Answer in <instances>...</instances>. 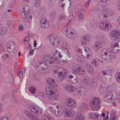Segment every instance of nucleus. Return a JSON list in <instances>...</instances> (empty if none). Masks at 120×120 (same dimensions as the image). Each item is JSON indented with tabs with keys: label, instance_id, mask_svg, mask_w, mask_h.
<instances>
[{
	"label": "nucleus",
	"instance_id": "13",
	"mask_svg": "<svg viewBox=\"0 0 120 120\" xmlns=\"http://www.w3.org/2000/svg\"><path fill=\"white\" fill-rule=\"evenodd\" d=\"M84 50L85 52V53H81V54L82 56L85 58H89L91 56V51L90 49L86 47L84 49Z\"/></svg>",
	"mask_w": 120,
	"mask_h": 120
},
{
	"label": "nucleus",
	"instance_id": "44",
	"mask_svg": "<svg viewBox=\"0 0 120 120\" xmlns=\"http://www.w3.org/2000/svg\"><path fill=\"white\" fill-rule=\"evenodd\" d=\"M56 59L54 58L51 57V58H50V60L51 61H50L49 62L50 63H52L53 62V60L54 61H56Z\"/></svg>",
	"mask_w": 120,
	"mask_h": 120
},
{
	"label": "nucleus",
	"instance_id": "40",
	"mask_svg": "<svg viewBox=\"0 0 120 120\" xmlns=\"http://www.w3.org/2000/svg\"><path fill=\"white\" fill-rule=\"evenodd\" d=\"M42 118L43 119L47 120H50L51 119V118L49 116H43Z\"/></svg>",
	"mask_w": 120,
	"mask_h": 120
},
{
	"label": "nucleus",
	"instance_id": "26",
	"mask_svg": "<svg viewBox=\"0 0 120 120\" xmlns=\"http://www.w3.org/2000/svg\"><path fill=\"white\" fill-rule=\"evenodd\" d=\"M99 61H100L99 60L94 59L92 60V64L95 66H98V64Z\"/></svg>",
	"mask_w": 120,
	"mask_h": 120
},
{
	"label": "nucleus",
	"instance_id": "51",
	"mask_svg": "<svg viewBox=\"0 0 120 120\" xmlns=\"http://www.w3.org/2000/svg\"><path fill=\"white\" fill-rule=\"evenodd\" d=\"M117 80L119 82H120V74H119L117 78Z\"/></svg>",
	"mask_w": 120,
	"mask_h": 120
},
{
	"label": "nucleus",
	"instance_id": "33",
	"mask_svg": "<svg viewBox=\"0 0 120 120\" xmlns=\"http://www.w3.org/2000/svg\"><path fill=\"white\" fill-rule=\"evenodd\" d=\"M87 69L88 72L90 74L93 73V71L91 66H88L87 68Z\"/></svg>",
	"mask_w": 120,
	"mask_h": 120
},
{
	"label": "nucleus",
	"instance_id": "63",
	"mask_svg": "<svg viewBox=\"0 0 120 120\" xmlns=\"http://www.w3.org/2000/svg\"><path fill=\"white\" fill-rule=\"evenodd\" d=\"M112 104L114 106H116V104L115 103H114V102H113L112 103Z\"/></svg>",
	"mask_w": 120,
	"mask_h": 120
},
{
	"label": "nucleus",
	"instance_id": "39",
	"mask_svg": "<svg viewBox=\"0 0 120 120\" xmlns=\"http://www.w3.org/2000/svg\"><path fill=\"white\" fill-rule=\"evenodd\" d=\"M105 113L104 112H102V116L104 117L103 120H108V116L107 115L106 116V117L105 118Z\"/></svg>",
	"mask_w": 120,
	"mask_h": 120
},
{
	"label": "nucleus",
	"instance_id": "15",
	"mask_svg": "<svg viewBox=\"0 0 120 120\" xmlns=\"http://www.w3.org/2000/svg\"><path fill=\"white\" fill-rule=\"evenodd\" d=\"M30 110L34 112V113H39L42 112V111L40 108L34 106H32L30 107Z\"/></svg>",
	"mask_w": 120,
	"mask_h": 120
},
{
	"label": "nucleus",
	"instance_id": "50",
	"mask_svg": "<svg viewBox=\"0 0 120 120\" xmlns=\"http://www.w3.org/2000/svg\"><path fill=\"white\" fill-rule=\"evenodd\" d=\"M34 50H31L29 51L30 54L32 55L34 53Z\"/></svg>",
	"mask_w": 120,
	"mask_h": 120
},
{
	"label": "nucleus",
	"instance_id": "56",
	"mask_svg": "<svg viewBox=\"0 0 120 120\" xmlns=\"http://www.w3.org/2000/svg\"><path fill=\"white\" fill-rule=\"evenodd\" d=\"M102 73L103 75H105L107 74V73L105 71H103L102 72Z\"/></svg>",
	"mask_w": 120,
	"mask_h": 120
},
{
	"label": "nucleus",
	"instance_id": "48",
	"mask_svg": "<svg viewBox=\"0 0 120 120\" xmlns=\"http://www.w3.org/2000/svg\"><path fill=\"white\" fill-rule=\"evenodd\" d=\"M22 71H20L18 74V76L19 77H21L22 75Z\"/></svg>",
	"mask_w": 120,
	"mask_h": 120
},
{
	"label": "nucleus",
	"instance_id": "49",
	"mask_svg": "<svg viewBox=\"0 0 120 120\" xmlns=\"http://www.w3.org/2000/svg\"><path fill=\"white\" fill-rule=\"evenodd\" d=\"M3 111V110L2 107V105L0 103V113L2 112Z\"/></svg>",
	"mask_w": 120,
	"mask_h": 120
},
{
	"label": "nucleus",
	"instance_id": "1",
	"mask_svg": "<svg viewBox=\"0 0 120 120\" xmlns=\"http://www.w3.org/2000/svg\"><path fill=\"white\" fill-rule=\"evenodd\" d=\"M54 90V88L51 86H47L46 87V94L48 98L50 100H57L59 99V93L55 92Z\"/></svg>",
	"mask_w": 120,
	"mask_h": 120
},
{
	"label": "nucleus",
	"instance_id": "46",
	"mask_svg": "<svg viewBox=\"0 0 120 120\" xmlns=\"http://www.w3.org/2000/svg\"><path fill=\"white\" fill-rule=\"evenodd\" d=\"M0 120H8L6 117L3 116L0 118Z\"/></svg>",
	"mask_w": 120,
	"mask_h": 120
},
{
	"label": "nucleus",
	"instance_id": "19",
	"mask_svg": "<svg viewBox=\"0 0 120 120\" xmlns=\"http://www.w3.org/2000/svg\"><path fill=\"white\" fill-rule=\"evenodd\" d=\"M99 114L98 113H91L89 115L88 117L90 119H98L99 117Z\"/></svg>",
	"mask_w": 120,
	"mask_h": 120
},
{
	"label": "nucleus",
	"instance_id": "11",
	"mask_svg": "<svg viewBox=\"0 0 120 120\" xmlns=\"http://www.w3.org/2000/svg\"><path fill=\"white\" fill-rule=\"evenodd\" d=\"M73 72L74 73L76 72L79 74L82 75L84 74L85 73V70L82 67H78L76 68L74 67L72 69Z\"/></svg>",
	"mask_w": 120,
	"mask_h": 120
},
{
	"label": "nucleus",
	"instance_id": "20",
	"mask_svg": "<svg viewBox=\"0 0 120 120\" xmlns=\"http://www.w3.org/2000/svg\"><path fill=\"white\" fill-rule=\"evenodd\" d=\"M47 81L48 83L52 85L53 86L56 87L57 86V82H55L52 79H48Z\"/></svg>",
	"mask_w": 120,
	"mask_h": 120
},
{
	"label": "nucleus",
	"instance_id": "4",
	"mask_svg": "<svg viewBox=\"0 0 120 120\" xmlns=\"http://www.w3.org/2000/svg\"><path fill=\"white\" fill-rule=\"evenodd\" d=\"M65 89L68 90V91L71 92L77 91L78 94H79L83 90L84 88L83 87H80L79 89H77L75 87H73L69 85L65 86H64Z\"/></svg>",
	"mask_w": 120,
	"mask_h": 120
},
{
	"label": "nucleus",
	"instance_id": "12",
	"mask_svg": "<svg viewBox=\"0 0 120 120\" xmlns=\"http://www.w3.org/2000/svg\"><path fill=\"white\" fill-rule=\"evenodd\" d=\"M113 92L112 90L108 91L107 94L106 96L104 98L105 101L109 102H110L113 100L112 93Z\"/></svg>",
	"mask_w": 120,
	"mask_h": 120
},
{
	"label": "nucleus",
	"instance_id": "57",
	"mask_svg": "<svg viewBox=\"0 0 120 120\" xmlns=\"http://www.w3.org/2000/svg\"><path fill=\"white\" fill-rule=\"evenodd\" d=\"M81 58L80 57H78V58H77L76 59L80 61L81 60Z\"/></svg>",
	"mask_w": 120,
	"mask_h": 120
},
{
	"label": "nucleus",
	"instance_id": "37",
	"mask_svg": "<svg viewBox=\"0 0 120 120\" xmlns=\"http://www.w3.org/2000/svg\"><path fill=\"white\" fill-rule=\"evenodd\" d=\"M91 0H87L85 3V6L86 7H88L89 5Z\"/></svg>",
	"mask_w": 120,
	"mask_h": 120
},
{
	"label": "nucleus",
	"instance_id": "43",
	"mask_svg": "<svg viewBox=\"0 0 120 120\" xmlns=\"http://www.w3.org/2000/svg\"><path fill=\"white\" fill-rule=\"evenodd\" d=\"M98 44H99V43L98 41H97L95 43V45L94 47V48L95 49H98Z\"/></svg>",
	"mask_w": 120,
	"mask_h": 120
},
{
	"label": "nucleus",
	"instance_id": "38",
	"mask_svg": "<svg viewBox=\"0 0 120 120\" xmlns=\"http://www.w3.org/2000/svg\"><path fill=\"white\" fill-rule=\"evenodd\" d=\"M84 16V14L82 13L79 14L78 15V16L79 19H83Z\"/></svg>",
	"mask_w": 120,
	"mask_h": 120
},
{
	"label": "nucleus",
	"instance_id": "55",
	"mask_svg": "<svg viewBox=\"0 0 120 120\" xmlns=\"http://www.w3.org/2000/svg\"><path fill=\"white\" fill-rule=\"evenodd\" d=\"M27 17H28V18H27L28 19H32V16L31 15H30L29 16H27Z\"/></svg>",
	"mask_w": 120,
	"mask_h": 120
},
{
	"label": "nucleus",
	"instance_id": "60",
	"mask_svg": "<svg viewBox=\"0 0 120 120\" xmlns=\"http://www.w3.org/2000/svg\"><path fill=\"white\" fill-rule=\"evenodd\" d=\"M25 69L26 68H23L22 70H21V71H22L23 72V71H25Z\"/></svg>",
	"mask_w": 120,
	"mask_h": 120
},
{
	"label": "nucleus",
	"instance_id": "16",
	"mask_svg": "<svg viewBox=\"0 0 120 120\" xmlns=\"http://www.w3.org/2000/svg\"><path fill=\"white\" fill-rule=\"evenodd\" d=\"M49 39L52 45H54L55 42L57 41V38L55 37L53 35H50L49 37ZM57 41L58 44L59 45V43L60 42V41Z\"/></svg>",
	"mask_w": 120,
	"mask_h": 120
},
{
	"label": "nucleus",
	"instance_id": "14",
	"mask_svg": "<svg viewBox=\"0 0 120 120\" xmlns=\"http://www.w3.org/2000/svg\"><path fill=\"white\" fill-rule=\"evenodd\" d=\"M68 105L71 108H74L76 106V102L72 98H69L66 101Z\"/></svg>",
	"mask_w": 120,
	"mask_h": 120
},
{
	"label": "nucleus",
	"instance_id": "3",
	"mask_svg": "<svg viewBox=\"0 0 120 120\" xmlns=\"http://www.w3.org/2000/svg\"><path fill=\"white\" fill-rule=\"evenodd\" d=\"M100 100L97 98H94L90 103V106L93 109L97 110L100 108Z\"/></svg>",
	"mask_w": 120,
	"mask_h": 120
},
{
	"label": "nucleus",
	"instance_id": "47",
	"mask_svg": "<svg viewBox=\"0 0 120 120\" xmlns=\"http://www.w3.org/2000/svg\"><path fill=\"white\" fill-rule=\"evenodd\" d=\"M0 120H8L6 117L3 116L0 118Z\"/></svg>",
	"mask_w": 120,
	"mask_h": 120
},
{
	"label": "nucleus",
	"instance_id": "5",
	"mask_svg": "<svg viewBox=\"0 0 120 120\" xmlns=\"http://www.w3.org/2000/svg\"><path fill=\"white\" fill-rule=\"evenodd\" d=\"M99 25L100 28L103 30H108L110 29L112 27L111 24L106 21L102 22L99 23Z\"/></svg>",
	"mask_w": 120,
	"mask_h": 120
},
{
	"label": "nucleus",
	"instance_id": "52",
	"mask_svg": "<svg viewBox=\"0 0 120 120\" xmlns=\"http://www.w3.org/2000/svg\"><path fill=\"white\" fill-rule=\"evenodd\" d=\"M34 47H36L37 45V42L35 41H34Z\"/></svg>",
	"mask_w": 120,
	"mask_h": 120
},
{
	"label": "nucleus",
	"instance_id": "25",
	"mask_svg": "<svg viewBox=\"0 0 120 120\" xmlns=\"http://www.w3.org/2000/svg\"><path fill=\"white\" fill-rule=\"evenodd\" d=\"M7 29L2 27V24H0V34H4L7 32Z\"/></svg>",
	"mask_w": 120,
	"mask_h": 120
},
{
	"label": "nucleus",
	"instance_id": "8",
	"mask_svg": "<svg viewBox=\"0 0 120 120\" xmlns=\"http://www.w3.org/2000/svg\"><path fill=\"white\" fill-rule=\"evenodd\" d=\"M65 34L69 38L73 39L76 37L77 35L76 34L73 32V30L70 28L66 30Z\"/></svg>",
	"mask_w": 120,
	"mask_h": 120
},
{
	"label": "nucleus",
	"instance_id": "32",
	"mask_svg": "<svg viewBox=\"0 0 120 120\" xmlns=\"http://www.w3.org/2000/svg\"><path fill=\"white\" fill-rule=\"evenodd\" d=\"M62 48L64 49H66L68 50V45L66 44V43H64L62 44Z\"/></svg>",
	"mask_w": 120,
	"mask_h": 120
},
{
	"label": "nucleus",
	"instance_id": "58",
	"mask_svg": "<svg viewBox=\"0 0 120 120\" xmlns=\"http://www.w3.org/2000/svg\"><path fill=\"white\" fill-rule=\"evenodd\" d=\"M108 0H100L102 2H106Z\"/></svg>",
	"mask_w": 120,
	"mask_h": 120
},
{
	"label": "nucleus",
	"instance_id": "36",
	"mask_svg": "<svg viewBox=\"0 0 120 120\" xmlns=\"http://www.w3.org/2000/svg\"><path fill=\"white\" fill-rule=\"evenodd\" d=\"M35 5L36 6H38L40 4V0H35Z\"/></svg>",
	"mask_w": 120,
	"mask_h": 120
},
{
	"label": "nucleus",
	"instance_id": "42",
	"mask_svg": "<svg viewBox=\"0 0 120 120\" xmlns=\"http://www.w3.org/2000/svg\"><path fill=\"white\" fill-rule=\"evenodd\" d=\"M23 27L21 25H20L18 27V30L19 31H21L23 30Z\"/></svg>",
	"mask_w": 120,
	"mask_h": 120
},
{
	"label": "nucleus",
	"instance_id": "7",
	"mask_svg": "<svg viewBox=\"0 0 120 120\" xmlns=\"http://www.w3.org/2000/svg\"><path fill=\"white\" fill-rule=\"evenodd\" d=\"M57 69L58 70L63 71L62 72H59L58 75L59 80H62L66 76L67 73L65 71V69L62 67H58Z\"/></svg>",
	"mask_w": 120,
	"mask_h": 120
},
{
	"label": "nucleus",
	"instance_id": "61",
	"mask_svg": "<svg viewBox=\"0 0 120 120\" xmlns=\"http://www.w3.org/2000/svg\"><path fill=\"white\" fill-rule=\"evenodd\" d=\"M29 35L30 37H32L34 35V34H33L31 33L30 34H29Z\"/></svg>",
	"mask_w": 120,
	"mask_h": 120
},
{
	"label": "nucleus",
	"instance_id": "2",
	"mask_svg": "<svg viewBox=\"0 0 120 120\" xmlns=\"http://www.w3.org/2000/svg\"><path fill=\"white\" fill-rule=\"evenodd\" d=\"M118 44L117 43L113 44L112 43L110 49H104L102 51L101 54V57L103 59L105 60H108L111 59L110 56V52H112L114 48L118 47Z\"/></svg>",
	"mask_w": 120,
	"mask_h": 120
},
{
	"label": "nucleus",
	"instance_id": "23",
	"mask_svg": "<svg viewBox=\"0 0 120 120\" xmlns=\"http://www.w3.org/2000/svg\"><path fill=\"white\" fill-rule=\"evenodd\" d=\"M75 118L77 120H84V117L82 114L78 113L76 114Z\"/></svg>",
	"mask_w": 120,
	"mask_h": 120
},
{
	"label": "nucleus",
	"instance_id": "17",
	"mask_svg": "<svg viewBox=\"0 0 120 120\" xmlns=\"http://www.w3.org/2000/svg\"><path fill=\"white\" fill-rule=\"evenodd\" d=\"M90 39V37L89 35L87 34L83 36L82 38L83 40L82 44H86V42L89 41Z\"/></svg>",
	"mask_w": 120,
	"mask_h": 120
},
{
	"label": "nucleus",
	"instance_id": "22",
	"mask_svg": "<svg viewBox=\"0 0 120 120\" xmlns=\"http://www.w3.org/2000/svg\"><path fill=\"white\" fill-rule=\"evenodd\" d=\"M64 112L66 116H73L74 114V111L72 110H71L69 111H67V110L65 109Z\"/></svg>",
	"mask_w": 120,
	"mask_h": 120
},
{
	"label": "nucleus",
	"instance_id": "53",
	"mask_svg": "<svg viewBox=\"0 0 120 120\" xmlns=\"http://www.w3.org/2000/svg\"><path fill=\"white\" fill-rule=\"evenodd\" d=\"M117 22L120 25V16L117 19Z\"/></svg>",
	"mask_w": 120,
	"mask_h": 120
},
{
	"label": "nucleus",
	"instance_id": "18",
	"mask_svg": "<svg viewBox=\"0 0 120 120\" xmlns=\"http://www.w3.org/2000/svg\"><path fill=\"white\" fill-rule=\"evenodd\" d=\"M79 110L82 112L86 111L87 110V107L85 103H82L80 104L79 107Z\"/></svg>",
	"mask_w": 120,
	"mask_h": 120
},
{
	"label": "nucleus",
	"instance_id": "10",
	"mask_svg": "<svg viewBox=\"0 0 120 120\" xmlns=\"http://www.w3.org/2000/svg\"><path fill=\"white\" fill-rule=\"evenodd\" d=\"M40 24L41 26L44 28H47L50 26L49 22L46 18H43L40 20Z\"/></svg>",
	"mask_w": 120,
	"mask_h": 120
},
{
	"label": "nucleus",
	"instance_id": "29",
	"mask_svg": "<svg viewBox=\"0 0 120 120\" xmlns=\"http://www.w3.org/2000/svg\"><path fill=\"white\" fill-rule=\"evenodd\" d=\"M110 120H116V117L114 116V113L113 111L111 112Z\"/></svg>",
	"mask_w": 120,
	"mask_h": 120
},
{
	"label": "nucleus",
	"instance_id": "45",
	"mask_svg": "<svg viewBox=\"0 0 120 120\" xmlns=\"http://www.w3.org/2000/svg\"><path fill=\"white\" fill-rule=\"evenodd\" d=\"M66 18V16H60L59 17V20H64Z\"/></svg>",
	"mask_w": 120,
	"mask_h": 120
},
{
	"label": "nucleus",
	"instance_id": "34",
	"mask_svg": "<svg viewBox=\"0 0 120 120\" xmlns=\"http://www.w3.org/2000/svg\"><path fill=\"white\" fill-rule=\"evenodd\" d=\"M92 80L91 79H87L85 81V83H86L87 84L90 85V84H92Z\"/></svg>",
	"mask_w": 120,
	"mask_h": 120
},
{
	"label": "nucleus",
	"instance_id": "9",
	"mask_svg": "<svg viewBox=\"0 0 120 120\" xmlns=\"http://www.w3.org/2000/svg\"><path fill=\"white\" fill-rule=\"evenodd\" d=\"M57 108L58 109L57 112H55V111L52 107L50 108L51 111L56 116H59L61 115L63 112L62 107L59 105L56 106Z\"/></svg>",
	"mask_w": 120,
	"mask_h": 120
},
{
	"label": "nucleus",
	"instance_id": "35",
	"mask_svg": "<svg viewBox=\"0 0 120 120\" xmlns=\"http://www.w3.org/2000/svg\"><path fill=\"white\" fill-rule=\"evenodd\" d=\"M54 56H58L60 58H61L62 57V56L60 55V52H59L58 51H56L55 53Z\"/></svg>",
	"mask_w": 120,
	"mask_h": 120
},
{
	"label": "nucleus",
	"instance_id": "28",
	"mask_svg": "<svg viewBox=\"0 0 120 120\" xmlns=\"http://www.w3.org/2000/svg\"><path fill=\"white\" fill-rule=\"evenodd\" d=\"M29 90L30 92L33 94H35L36 92V89L34 87L32 86L30 87Z\"/></svg>",
	"mask_w": 120,
	"mask_h": 120
},
{
	"label": "nucleus",
	"instance_id": "59",
	"mask_svg": "<svg viewBox=\"0 0 120 120\" xmlns=\"http://www.w3.org/2000/svg\"><path fill=\"white\" fill-rule=\"evenodd\" d=\"M69 77L70 79H71L73 78V76L72 75H70L69 76Z\"/></svg>",
	"mask_w": 120,
	"mask_h": 120
},
{
	"label": "nucleus",
	"instance_id": "54",
	"mask_svg": "<svg viewBox=\"0 0 120 120\" xmlns=\"http://www.w3.org/2000/svg\"><path fill=\"white\" fill-rule=\"evenodd\" d=\"M11 22L10 21H9L8 22H7L6 25L7 26H9Z\"/></svg>",
	"mask_w": 120,
	"mask_h": 120
},
{
	"label": "nucleus",
	"instance_id": "41",
	"mask_svg": "<svg viewBox=\"0 0 120 120\" xmlns=\"http://www.w3.org/2000/svg\"><path fill=\"white\" fill-rule=\"evenodd\" d=\"M8 56V55L7 54H4L3 55L2 57V58L3 60L7 58Z\"/></svg>",
	"mask_w": 120,
	"mask_h": 120
},
{
	"label": "nucleus",
	"instance_id": "24",
	"mask_svg": "<svg viewBox=\"0 0 120 120\" xmlns=\"http://www.w3.org/2000/svg\"><path fill=\"white\" fill-rule=\"evenodd\" d=\"M106 13L104 15V16L105 17H106L107 16H111L113 15L112 12L109 9H107L106 10Z\"/></svg>",
	"mask_w": 120,
	"mask_h": 120
},
{
	"label": "nucleus",
	"instance_id": "27",
	"mask_svg": "<svg viewBox=\"0 0 120 120\" xmlns=\"http://www.w3.org/2000/svg\"><path fill=\"white\" fill-rule=\"evenodd\" d=\"M25 9L24 8H23V11L21 14L22 17L26 19V18H28V17H27V13L25 12Z\"/></svg>",
	"mask_w": 120,
	"mask_h": 120
},
{
	"label": "nucleus",
	"instance_id": "21",
	"mask_svg": "<svg viewBox=\"0 0 120 120\" xmlns=\"http://www.w3.org/2000/svg\"><path fill=\"white\" fill-rule=\"evenodd\" d=\"M25 114L26 116L29 117L31 118L33 120H36L37 119V117L32 116L31 115V114L30 113L29 111H25Z\"/></svg>",
	"mask_w": 120,
	"mask_h": 120
},
{
	"label": "nucleus",
	"instance_id": "6",
	"mask_svg": "<svg viewBox=\"0 0 120 120\" xmlns=\"http://www.w3.org/2000/svg\"><path fill=\"white\" fill-rule=\"evenodd\" d=\"M110 37L114 39H118L117 42L119 43V39L120 38V30H113L110 32Z\"/></svg>",
	"mask_w": 120,
	"mask_h": 120
},
{
	"label": "nucleus",
	"instance_id": "31",
	"mask_svg": "<svg viewBox=\"0 0 120 120\" xmlns=\"http://www.w3.org/2000/svg\"><path fill=\"white\" fill-rule=\"evenodd\" d=\"M12 42H8L7 44V49L8 51L10 52V49H11V45Z\"/></svg>",
	"mask_w": 120,
	"mask_h": 120
},
{
	"label": "nucleus",
	"instance_id": "64",
	"mask_svg": "<svg viewBox=\"0 0 120 120\" xmlns=\"http://www.w3.org/2000/svg\"><path fill=\"white\" fill-rule=\"evenodd\" d=\"M119 6H120V4H119L117 6V8L120 11V10L119 9Z\"/></svg>",
	"mask_w": 120,
	"mask_h": 120
},
{
	"label": "nucleus",
	"instance_id": "30",
	"mask_svg": "<svg viewBox=\"0 0 120 120\" xmlns=\"http://www.w3.org/2000/svg\"><path fill=\"white\" fill-rule=\"evenodd\" d=\"M30 39L29 37L26 36L25 37L23 40V42L25 44H27L29 42Z\"/></svg>",
	"mask_w": 120,
	"mask_h": 120
},
{
	"label": "nucleus",
	"instance_id": "62",
	"mask_svg": "<svg viewBox=\"0 0 120 120\" xmlns=\"http://www.w3.org/2000/svg\"><path fill=\"white\" fill-rule=\"evenodd\" d=\"M64 5H65L64 4H62L61 5V7H62L63 8L64 7Z\"/></svg>",
	"mask_w": 120,
	"mask_h": 120
}]
</instances>
